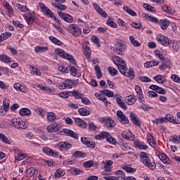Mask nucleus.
Wrapping results in <instances>:
<instances>
[{"instance_id": "obj_1", "label": "nucleus", "mask_w": 180, "mask_h": 180, "mask_svg": "<svg viewBox=\"0 0 180 180\" xmlns=\"http://www.w3.org/2000/svg\"><path fill=\"white\" fill-rule=\"evenodd\" d=\"M113 63L117 65L120 72L122 74V75H124L125 77H129V78H131V79H133L134 78V71L133 69H127L126 62L122 58L115 56L113 58Z\"/></svg>"}, {"instance_id": "obj_2", "label": "nucleus", "mask_w": 180, "mask_h": 180, "mask_svg": "<svg viewBox=\"0 0 180 180\" xmlns=\"http://www.w3.org/2000/svg\"><path fill=\"white\" fill-rule=\"evenodd\" d=\"M139 158L141 164L148 168V169H151L154 171L155 168H157V165L155 162L151 161L150 157H148V154L146 153V152H141L139 154Z\"/></svg>"}, {"instance_id": "obj_3", "label": "nucleus", "mask_w": 180, "mask_h": 180, "mask_svg": "<svg viewBox=\"0 0 180 180\" xmlns=\"http://www.w3.org/2000/svg\"><path fill=\"white\" fill-rule=\"evenodd\" d=\"M94 139L96 140H104L106 139V141L110 144H116V141L110 136V134L106 131H102L99 134L95 136Z\"/></svg>"}, {"instance_id": "obj_4", "label": "nucleus", "mask_w": 180, "mask_h": 180, "mask_svg": "<svg viewBox=\"0 0 180 180\" xmlns=\"http://www.w3.org/2000/svg\"><path fill=\"white\" fill-rule=\"evenodd\" d=\"M11 123L13 127H15L18 130H26V129H27V124L23 120H20L18 118L12 119Z\"/></svg>"}, {"instance_id": "obj_5", "label": "nucleus", "mask_w": 180, "mask_h": 180, "mask_svg": "<svg viewBox=\"0 0 180 180\" xmlns=\"http://www.w3.org/2000/svg\"><path fill=\"white\" fill-rule=\"evenodd\" d=\"M65 30L72 36H79L82 33L81 28L77 24H70L65 27Z\"/></svg>"}, {"instance_id": "obj_6", "label": "nucleus", "mask_w": 180, "mask_h": 180, "mask_svg": "<svg viewBox=\"0 0 180 180\" xmlns=\"http://www.w3.org/2000/svg\"><path fill=\"white\" fill-rule=\"evenodd\" d=\"M127 50V46L124 42H117L116 46L113 49L114 53H117L119 56H124V53Z\"/></svg>"}, {"instance_id": "obj_7", "label": "nucleus", "mask_w": 180, "mask_h": 180, "mask_svg": "<svg viewBox=\"0 0 180 180\" xmlns=\"http://www.w3.org/2000/svg\"><path fill=\"white\" fill-rule=\"evenodd\" d=\"M56 51L57 54L60 56V57H62V58H65V60H68L69 61H70V63H72V64H73L74 65H77V61L74 60V56L65 53V51H64V50L63 49H56Z\"/></svg>"}, {"instance_id": "obj_8", "label": "nucleus", "mask_w": 180, "mask_h": 180, "mask_svg": "<svg viewBox=\"0 0 180 180\" xmlns=\"http://www.w3.org/2000/svg\"><path fill=\"white\" fill-rule=\"evenodd\" d=\"M39 7L42 12L45 13V15H46L47 16H50V18H53L56 23H58V25H61V21L57 20V18L55 16L54 13H53L51 12V10L48 8L47 6H45L44 4H40Z\"/></svg>"}, {"instance_id": "obj_9", "label": "nucleus", "mask_w": 180, "mask_h": 180, "mask_svg": "<svg viewBox=\"0 0 180 180\" xmlns=\"http://www.w3.org/2000/svg\"><path fill=\"white\" fill-rule=\"evenodd\" d=\"M156 40L158 42L160 43V44H162V46H165V47L170 46L171 43H172V41H171V39L162 34L158 35L156 37Z\"/></svg>"}, {"instance_id": "obj_10", "label": "nucleus", "mask_w": 180, "mask_h": 180, "mask_svg": "<svg viewBox=\"0 0 180 180\" xmlns=\"http://www.w3.org/2000/svg\"><path fill=\"white\" fill-rule=\"evenodd\" d=\"M48 133H56V131H58V130H61V124L54 122L50 125H49L46 128Z\"/></svg>"}, {"instance_id": "obj_11", "label": "nucleus", "mask_w": 180, "mask_h": 180, "mask_svg": "<svg viewBox=\"0 0 180 180\" xmlns=\"http://www.w3.org/2000/svg\"><path fill=\"white\" fill-rule=\"evenodd\" d=\"M58 13L60 18L65 22H67L68 23H72V22H74V18H72L71 15L63 12H58Z\"/></svg>"}, {"instance_id": "obj_12", "label": "nucleus", "mask_w": 180, "mask_h": 180, "mask_svg": "<svg viewBox=\"0 0 180 180\" xmlns=\"http://www.w3.org/2000/svg\"><path fill=\"white\" fill-rule=\"evenodd\" d=\"M117 116L118 117V120H120V122L122 123V124H129V118L126 117L123 112L118 110L117 112Z\"/></svg>"}, {"instance_id": "obj_13", "label": "nucleus", "mask_w": 180, "mask_h": 180, "mask_svg": "<svg viewBox=\"0 0 180 180\" xmlns=\"http://www.w3.org/2000/svg\"><path fill=\"white\" fill-rule=\"evenodd\" d=\"M82 47H83V51H84V56L88 59L91 58V48H89V42L88 41L84 42Z\"/></svg>"}, {"instance_id": "obj_14", "label": "nucleus", "mask_w": 180, "mask_h": 180, "mask_svg": "<svg viewBox=\"0 0 180 180\" xmlns=\"http://www.w3.org/2000/svg\"><path fill=\"white\" fill-rule=\"evenodd\" d=\"M25 19L27 25H33V22H34V15H33V12L29 11L25 14Z\"/></svg>"}, {"instance_id": "obj_15", "label": "nucleus", "mask_w": 180, "mask_h": 180, "mask_svg": "<svg viewBox=\"0 0 180 180\" xmlns=\"http://www.w3.org/2000/svg\"><path fill=\"white\" fill-rule=\"evenodd\" d=\"M43 152L46 154V155H49L50 157H58L60 154L58 152H54L51 148H43Z\"/></svg>"}, {"instance_id": "obj_16", "label": "nucleus", "mask_w": 180, "mask_h": 180, "mask_svg": "<svg viewBox=\"0 0 180 180\" xmlns=\"http://www.w3.org/2000/svg\"><path fill=\"white\" fill-rule=\"evenodd\" d=\"M129 117H130L131 121L132 122L133 124H134L135 126H138V127L141 126L140 120H139V117H137V115L136 114H134V112H130Z\"/></svg>"}, {"instance_id": "obj_17", "label": "nucleus", "mask_w": 180, "mask_h": 180, "mask_svg": "<svg viewBox=\"0 0 180 180\" xmlns=\"http://www.w3.org/2000/svg\"><path fill=\"white\" fill-rule=\"evenodd\" d=\"M81 141L85 146H87L89 148H95V142H91L89 138H84L81 139Z\"/></svg>"}, {"instance_id": "obj_18", "label": "nucleus", "mask_w": 180, "mask_h": 180, "mask_svg": "<svg viewBox=\"0 0 180 180\" xmlns=\"http://www.w3.org/2000/svg\"><path fill=\"white\" fill-rule=\"evenodd\" d=\"M149 88L152 89V91H155L158 94H160L161 95H165L167 94L165 89L157 85H150Z\"/></svg>"}, {"instance_id": "obj_19", "label": "nucleus", "mask_w": 180, "mask_h": 180, "mask_svg": "<svg viewBox=\"0 0 180 180\" xmlns=\"http://www.w3.org/2000/svg\"><path fill=\"white\" fill-rule=\"evenodd\" d=\"M122 137L126 140H129V141H134V134L130 131H123Z\"/></svg>"}, {"instance_id": "obj_20", "label": "nucleus", "mask_w": 180, "mask_h": 180, "mask_svg": "<svg viewBox=\"0 0 180 180\" xmlns=\"http://www.w3.org/2000/svg\"><path fill=\"white\" fill-rule=\"evenodd\" d=\"M13 88L16 91H19L20 92H22L23 94H26V92H27V87L20 84V83L14 84Z\"/></svg>"}, {"instance_id": "obj_21", "label": "nucleus", "mask_w": 180, "mask_h": 180, "mask_svg": "<svg viewBox=\"0 0 180 180\" xmlns=\"http://www.w3.org/2000/svg\"><path fill=\"white\" fill-rule=\"evenodd\" d=\"M163 118L165 119V123L170 122V123L178 124V120H176V118L174 117L171 114H167L165 117H163Z\"/></svg>"}, {"instance_id": "obj_22", "label": "nucleus", "mask_w": 180, "mask_h": 180, "mask_svg": "<svg viewBox=\"0 0 180 180\" xmlns=\"http://www.w3.org/2000/svg\"><path fill=\"white\" fill-rule=\"evenodd\" d=\"M63 133H65V134L66 136H70V137H72L73 139H76V140H78V139H79L78 134L71 129H64Z\"/></svg>"}, {"instance_id": "obj_23", "label": "nucleus", "mask_w": 180, "mask_h": 180, "mask_svg": "<svg viewBox=\"0 0 180 180\" xmlns=\"http://www.w3.org/2000/svg\"><path fill=\"white\" fill-rule=\"evenodd\" d=\"M105 124L106 127H108V129H113V127H115V126H116V122L112 118L106 117Z\"/></svg>"}, {"instance_id": "obj_24", "label": "nucleus", "mask_w": 180, "mask_h": 180, "mask_svg": "<svg viewBox=\"0 0 180 180\" xmlns=\"http://www.w3.org/2000/svg\"><path fill=\"white\" fill-rule=\"evenodd\" d=\"M57 146L59 148H61V150H70V148L72 147V145L68 142H59Z\"/></svg>"}, {"instance_id": "obj_25", "label": "nucleus", "mask_w": 180, "mask_h": 180, "mask_svg": "<svg viewBox=\"0 0 180 180\" xmlns=\"http://www.w3.org/2000/svg\"><path fill=\"white\" fill-rule=\"evenodd\" d=\"M75 122L79 127H82L83 129H86V127L88 126L86 122L81 118H75Z\"/></svg>"}, {"instance_id": "obj_26", "label": "nucleus", "mask_w": 180, "mask_h": 180, "mask_svg": "<svg viewBox=\"0 0 180 180\" xmlns=\"http://www.w3.org/2000/svg\"><path fill=\"white\" fill-rule=\"evenodd\" d=\"M78 112L81 116H89V115H91L89 108L86 107L79 109Z\"/></svg>"}, {"instance_id": "obj_27", "label": "nucleus", "mask_w": 180, "mask_h": 180, "mask_svg": "<svg viewBox=\"0 0 180 180\" xmlns=\"http://www.w3.org/2000/svg\"><path fill=\"white\" fill-rule=\"evenodd\" d=\"M47 120L49 123H53L55 120H57V115L53 112H49L47 114Z\"/></svg>"}, {"instance_id": "obj_28", "label": "nucleus", "mask_w": 180, "mask_h": 180, "mask_svg": "<svg viewBox=\"0 0 180 180\" xmlns=\"http://www.w3.org/2000/svg\"><path fill=\"white\" fill-rule=\"evenodd\" d=\"M15 154L17 155L15 156V160H16L17 161H22V160H25V158H26V154L17 150L15 152Z\"/></svg>"}, {"instance_id": "obj_29", "label": "nucleus", "mask_w": 180, "mask_h": 180, "mask_svg": "<svg viewBox=\"0 0 180 180\" xmlns=\"http://www.w3.org/2000/svg\"><path fill=\"white\" fill-rule=\"evenodd\" d=\"M95 96L97 98V99H99L100 101H102V102H104L105 105L108 106V98H106V96H105L103 94H101L99 93H95Z\"/></svg>"}, {"instance_id": "obj_30", "label": "nucleus", "mask_w": 180, "mask_h": 180, "mask_svg": "<svg viewBox=\"0 0 180 180\" xmlns=\"http://www.w3.org/2000/svg\"><path fill=\"white\" fill-rule=\"evenodd\" d=\"M70 74L77 78H79V77H81V72H79V70L75 67L70 68Z\"/></svg>"}, {"instance_id": "obj_31", "label": "nucleus", "mask_w": 180, "mask_h": 180, "mask_svg": "<svg viewBox=\"0 0 180 180\" xmlns=\"http://www.w3.org/2000/svg\"><path fill=\"white\" fill-rule=\"evenodd\" d=\"M171 25V22L167 19H163L160 20V26L162 30H165Z\"/></svg>"}, {"instance_id": "obj_32", "label": "nucleus", "mask_w": 180, "mask_h": 180, "mask_svg": "<svg viewBox=\"0 0 180 180\" xmlns=\"http://www.w3.org/2000/svg\"><path fill=\"white\" fill-rule=\"evenodd\" d=\"M134 145L136 148H139V150H146L148 148V146H147V145H143L141 143V142H139V141H134Z\"/></svg>"}, {"instance_id": "obj_33", "label": "nucleus", "mask_w": 180, "mask_h": 180, "mask_svg": "<svg viewBox=\"0 0 180 180\" xmlns=\"http://www.w3.org/2000/svg\"><path fill=\"white\" fill-rule=\"evenodd\" d=\"M0 60H1L3 63H6V64L12 63V59L6 54L0 55Z\"/></svg>"}, {"instance_id": "obj_34", "label": "nucleus", "mask_w": 180, "mask_h": 180, "mask_svg": "<svg viewBox=\"0 0 180 180\" xmlns=\"http://www.w3.org/2000/svg\"><path fill=\"white\" fill-rule=\"evenodd\" d=\"M158 158H160V161H162L164 164H169V159L166 156L165 154L160 153L158 155Z\"/></svg>"}, {"instance_id": "obj_35", "label": "nucleus", "mask_w": 180, "mask_h": 180, "mask_svg": "<svg viewBox=\"0 0 180 180\" xmlns=\"http://www.w3.org/2000/svg\"><path fill=\"white\" fill-rule=\"evenodd\" d=\"M34 50L37 53H46V51H49V47L37 46Z\"/></svg>"}, {"instance_id": "obj_36", "label": "nucleus", "mask_w": 180, "mask_h": 180, "mask_svg": "<svg viewBox=\"0 0 180 180\" xmlns=\"http://www.w3.org/2000/svg\"><path fill=\"white\" fill-rule=\"evenodd\" d=\"M153 79L158 82V84H163L165 82V77L162 75H157L153 77Z\"/></svg>"}, {"instance_id": "obj_37", "label": "nucleus", "mask_w": 180, "mask_h": 180, "mask_svg": "<svg viewBox=\"0 0 180 180\" xmlns=\"http://www.w3.org/2000/svg\"><path fill=\"white\" fill-rule=\"evenodd\" d=\"M116 103L117 105H119L120 106V108H122L124 110H126V109H127V106H126V104L124 103L123 100H122V98L117 97L116 98Z\"/></svg>"}, {"instance_id": "obj_38", "label": "nucleus", "mask_w": 180, "mask_h": 180, "mask_svg": "<svg viewBox=\"0 0 180 180\" xmlns=\"http://www.w3.org/2000/svg\"><path fill=\"white\" fill-rule=\"evenodd\" d=\"M63 83L65 84L66 89H71V88H72V84H74V80L68 79Z\"/></svg>"}, {"instance_id": "obj_39", "label": "nucleus", "mask_w": 180, "mask_h": 180, "mask_svg": "<svg viewBox=\"0 0 180 180\" xmlns=\"http://www.w3.org/2000/svg\"><path fill=\"white\" fill-rule=\"evenodd\" d=\"M147 140L150 146H151V147H154V146H155V141H154V137L153 136V135H151V134H148L147 135Z\"/></svg>"}, {"instance_id": "obj_40", "label": "nucleus", "mask_w": 180, "mask_h": 180, "mask_svg": "<svg viewBox=\"0 0 180 180\" xmlns=\"http://www.w3.org/2000/svg\"><path fill=\"white\" fill-rule=\"evenodd\" d=\"M162 11H164V12H166V13H170L171 15H172L173 13H175V11L172 10V8L168 6H163L162 7Z\"/></svg>"}, {"instance_id": "obj_41", "label": "nucleus", "mask_w": 180, "mask_h": 180, "mask_svg": "<svg viewBox=\"0 0 180 180\" xmlns=\"http://www.w3.org/2000/svg\"><path fill=\"white\" fill-rule=\"evenodd\" d=\"M72 155L75 158H84L86 155L81 151H76Z\"/></svg>"}, {"instance_id": "obj_42", "label": "nucleus", "mask_w": 180, "mask_h": 180, "mask_svg": "<svg viewBox=\"0 0 180 180\" xmlns=\"http://www.w3.org/2000/svg\"><path fill=\"white\" fill-rule=\"evenodd\" d=\"M0 140L5 144H11V141L8 139V137H6V136L2 133H0Z\"/></svg>"}, {"instance_id": "obj_43", "label": "nucleus", "mask_w": 180, "mask_h": 180, "mask_svg": "<svg viewBox=\"0 0 180 180\" xmlns=\"http://www.w3.org/2000/svg\"><path fill=\"white\" fill-rule=\"evenodd\" d=\"M108 71L110 75H112V77H116V75H117V70L115 69V68L112 66L108 67Z\"/></svg>"}, {"instance_id": "obj_44", "label": "nucleus", "mask_w": 180, "mask_h": 180, "mask_svg": "<svg viewBox=\"0 0 180 180\" xmlns=\"http://www.w3.org/2000/svg\"><path fill=\"white\" fill-rule=\"evenodd\" d=\"M126 101L129 103V105H134V103H136V96L134 95L128 96L126 98Z\"/></svg>"}, {"instance_id": "obj_45", "label": "nucleus", "mask_w": 180, "mask_h": 180, "mask_svg": "<svg viewBox=\"0 0 180 180\" xmlns=\"http://www.w3.org/2000/svg\"><path fill=\"white\" fill-rule=\"evenodd\" d=\"M135 91H136L139 99H141V98H143V91L141 90V86H140L139 85H136Z\"/></svg>"}, {"instance_id": "obj_46", "label": "nucleus", "mask_w": 180, "mask_h": 180, "mask_svg": "<svg viewBox=\"0 0 180 180\" xmlns=\"http://www.w3.org/2000/svg\"><path fill=\"white\" fill-rule=\"evenodd\" d=\"M72 96H74L76 99H81V98L84 96V94L77 90H73Z\"/></svg>"}, {"instance_id": "obj_47", "label": "nucleus", "mask_w": 180, "mask_h": 180, "mask_svg": "<svg viewBox=\"0 0 180 180\" xmlns=\"http://www.w3.org/2000/svg\"><path fill=\"white\" fill-rule=\"evenodd\" d=\"M95 71L97 78H98V79L102 78V71L101 70V67H99L98 65L95 66Z\"/></svg>"}, {"instance_id": "obj_48", "label": "nucleus", "mask_w": 180, "mask_h": 180, "mask_svg": "<svg viewBox=\"0 0 180 180\" xmlns=\"http://www.w3.org/2000/svg\"><path fill=\"white\" fill-rule=\"evenodd\" d=\"M16 8H18V9H19V11H20L21 12H29V8H27V6H25L20 4H17L15 5Z\"/></svg>"}, {"instance_id": "obj_49", "label": "nucleus", "mask_w": 180, "mask_h": 180, "mask_svg": "<svg viewBox=\"0 0 180 180\" xmlns=\"http://www.w3.org/2000/svg\"><path fill=\"white\" fill-rule=\"evenodd\" d=\"M152 123H153L154 124H162V123H165V119L164 118V117L157 118L152 120Z\"/></svg>"}, {"instance_id": "obj_50", "label": "nucleus", "mask_w": 180, "mask_h": 180, "mask_svg": "<svg viewBox=\"0 0 180 180\" xmlns=\"http://www.w3.org/2000/svg\"><path fill=\"white\" fill-rule=\"evenodd\" d=\"M65 175V172L64 170L62 169H58L56 172H55V176L56 178H61V176H64Z\"/></svg>"}, {"instance_id": "obj_51", "label": "nucleus", "mask_w": 180, "mask_h": 180, "mask_svg": "<svg viewBox=\"0 0 180 180\" xmlns=\"http://www.w3.org/2000/svg\"><path fill=\"white\" fill-rule=\"evenodd\" d=\"M9 100L8 98H4L3 101V108H4V110L6 112H8L9 110Z\"/></svg>"}, {"instance_id": "obj_52", "label": "nucleus", "mask_w": 180, "mask_h": 180, "mask_svg": "<svg viewBox=\"0 0 180 180\" xmlns=\"http://www.w3.org/2000/svg\"><path fill=\"white\" fill-rule=\"evenodd\" d=\"M30 113H31V111L28 108H22L20 110V115H21V116H27L30 115Z\"/></svg>"}, {"instance_id": "obj_53", "label": "nucleus", "mask_w": 180, "mask_h": 180, "mask_svg": "<svg viewBox=\"0 0 180 180\" xmlns=\"http://www.w3.org/2000/svg\"><path fill=\"white\" fill-rule=\"evenodd\" d=\"M172 49L174 51H179L180 50V44L178 41H172Z\"/></svg>"}, {"instance_id": "obj_54", "label": "nucleus", "mask_w": 180, "mask_h": 180, "mask_svg": "<svg viewBox=\"0 0 180 180\" xmlns=\"http://www.w3.org/2000/svg\"><path fill=\"white\" fill-rule=\"evenodd\" d=\"M129 40L133 46H135V47H140L141 44L139 43V41L134 39V37L130 36Z\"/></svg>"}, {"instance_id": "obj_55", "label": "nucleus", "mask_w": 180, "mask_h": 180, "mask_svg": "<svg viewBox=\"0 0 180 180\" xmlns=\"http://www.w3.org/2000/svg\"><path fill=\"white\" fill-rule=\"evenodd\" d=\"M49 39L51 40V41H52V43H54V44H57V46H61V44H63V42H61V41L54 37H49Z\"/></svg>"}, {"instance_id": "obj_56", "label": "nucleus", "mask_w": 180, "mask_h": 180, "mask_svg": "<svg viewBox=\"0 0 180 180\" xmlns=\"http://www.w3.org/2000/svg\"><path fill=\"white\" fill-rule=\"evenodd\" d=\"M101 94H102L103 95H106V96H108V98H112V96H113V93L110 91V90H103L101 91Z\"/></svg>"}, {"instance_id": "obj_57", "label": "nucleus", "mask_w": 180, "mask_h": 180, "mask_svg": "<svg viewBox=\"0 0 180 180\" xmlns=\"http://www.w3.org/2000/svg\"><path fill=\"white\" fill-rule=\"evenodd\" d=\"M115 175H117V176H115V178H120L121 180L123 179L124 178V172H123V171L122 170H118L115 172Z\"/></svg>"}, {"instance_id": "obj_58", "label": "nucleus", "mask_w": 180, "mask_h": 180, "mask_svg": "<svg viewBox=\"0 0 180 180\" xmlns=\"http://www.w3.org/2000/svg\"><path fill=\"white\" fill-rule=\"evenodd\" d=\"M55 8L58 9L59 11H65L67 9V6L63 5V3L58 4V6H53Z\"/></svg>"}, {"instance_id": "obj_59", "label": "nucleus", "mask_w": 180, "mask_h": 180, "mask_svg": "<svg viewBox=\"0 0 180 180\" xmlns=\"http://www.w3.org/2000/svg\"><path fill=\"white\" fill-rule=\"evenodd\" d=\"M89 129L91 131H96V130H98V126H96L94 122H90L89 124Z\"/></svg>"}, {"instance_id": "obj_60", "label": "nucleus", "mask_w": 180, "mask_h": 180, "mask_svg": "<svg viewBox=\"0 0 180 180\" xmlns=\"http://www.w3.org/2000/svg\"><path fill=\"white\" fill-rule=\"evenodd\" d=\"M169 141H172V143H174V144H179V139L176 135L172 136L169 139Z\"/></svg>"}, {"instance_id": "obj_61", "label": "nucleus", "mask_w": 180, "mask_h": 180, "mask_svg": "<svg viewBox=\"0 0 180 180\" xmlns=\"http://www.w3.org/2000/svg\"><path fill=\"white\" fill-rule=\"evenodd\" d=\"M94 165L93 160H89L83 164L84 168H91Z\"/></svg>"}, {"instance_id": "obj_62", "label": "nucleus", "mask_w": 180, "mask_h": 180, "mask_svg": "<svg viewBox=\"0 0 180 180\" xmlns=\"http://www.w3.org/2000/svg\"><path fill=\"white\" fill-rule=\"evenodd\" d=\"M124 171H127V172L131 173V174L133 173V172H136V169L133 168V167H131L129 165L125 166L124 167Z\"/></svg>"}, {"instance_id": "obj_63", "label": "nucleus", "mask_w": 180, "mask_h": 180, "mask_svg": "<svg viewBox=\"0 0 180 180\" xmlns=\"http://www.w3.org/2000/svg\"><path fill=\"white\" fill-rule=\"evenodd\" d=\"M120 147L123 151H129V150H130V146H129L127 143H122L120 144Z\"/></svg>"}, {"instance_id": "obj_64", "label": "nucleus", "mask_w": 180, "mask_h": 180, "mask_svg": "<svg viewBox=\"0 0 180 180\" xmlns=\"http://www.w3.org/2000/svg\"><path fill=\"white\" fill-rule=\"evenodd\" d=\"M171 78H172V81H174V82H176L177 84H180L179 76H178L176 75H172L171 76Z\"/></svg>"}]
</instances>
